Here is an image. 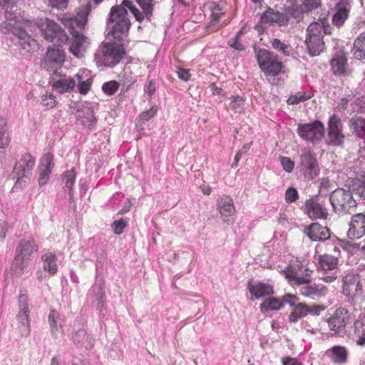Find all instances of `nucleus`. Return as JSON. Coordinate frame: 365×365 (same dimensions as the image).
Here are the masks:
<instances>
[{
  "instance_id": "35",
  "label": "nucleus",
  "mask_w": 365,
  "mask_h": 365,
  "mask_svg": "<svg viewBox=\"0 0 365 365\" xmlns=\"http://www.w3.org/2000/svg\"><path fill=\"white\" fill-rule=\"evenodd\" d=\"M293 311L289 316L290 322H297L299 319L307 314L308 307L305 304L299 303L293 306Z\"/></svg>"
},
{
  "instance_id": "13",
  "label": "nucleus",
  "mask_w": 365,
  "mask_h": 365,
  "mask_svg": "<svg viewBox=\"0 0 365 365\" xmlns=\"http://www.w3.org/2000/svg\"><path fill=\"white\" fill-rule=\"evenodd\" d=\"M309 272L312 271L299 262L289 265L284 271L286 278L298 285L309 282L307 278L310 275Z\"/></svg>"
},
{
  "instance_id": "1",
  "label": "nucleus",
  "mask_w": 365,
  "mask_h": 365,
  "mask_svg": "<svg viewBox=\"0 0 365 365\" xmlns=\"http://www.w3.org/2000/svg\"><path fill=\"white\" fill-rule=\"evenodd\" d=\"M87 21L85 15L79 18L64 19V26L68 29L72 37L69 43V51L76 57L81 58L89 44L88 38L81 32L83 30Z\"/></svg>"
},
{
  "instance_id": "51",
  "label": "nucleus",
  "mask_w": 365,
  "mask_h": 365,
  "mask_svg": "<svg viewBox=\"0 0 365 365\" xmlns=\"http://www.w3.org/2000/svg\"><path fill=\"white\" fill-rule=\"evenodd\" d=\"M299 198V194L294 187H289L285 192V200L287 202H294Z\"/></svg>"
},
{
  "instance_id": "18",
  "label": "nucleus",
  "mask_w": 365,
  "mask_h": 365,
  "mask_svg": "<svg viewBox=\"0 0 365 365\" xmlns=\"http://www.w3.org/2000/svg\"><path fill=\"white\" fill-rule=\"evenodd\" d=\"M260 17L262 22L267 24L268 26H287V19L285 17L284 11L279 12L271 7H267Z\"/></svg>"
},
{
  "instance_id": "15",
  "label": "nucleus",
  "mask_w": 365,
  "mask_h": 365,
  "mask_svg": "<svg viewBox=\"0 0 365 365\" xmlns=\"http://www.w3.org/2000/svg\"><path fill=\"white\" fill-rule=\"evenodd\" d=\"M19 312L18 314V320L21 324V333L22 336H29L31 332L29 309L28 304V297L21 294L19 297Z\"/></svg>"
},
{
  "instance_id": "40",
  "label": "nucleus",
  "mask_w": 365,
  "mask_h": 365,
  "mask_svg": "<svg viewBox=\"0 0 365 365\" xmlns=\"http://www.w3.org/2000/svg\"><path fill=\"white\" fill-rule=\"evenodd\" d=\"M14 6L13 0H0V12H4L5 18L7 20H13L16 18L13 12Z\"/></svg>"
},
{
  "instance_id": "9",
  "label": "nucleus",
  "mask_w": 365,
  "mask_h": 365,
  "mask_svg": "<svg viewBox=\"0 0 365 365\" xmlns=\"http://www.w3.org/2000/svg\"><path fill=\"white\" fill-rule=\"evenodd\" d=\"M355 318L351 310L345 308L336 309L334 314L327 319L329 329L335 334L341 335L348 333L346 326Z\"/></svg>"
},
{
  "instance_id": "36",
  "label": "nucleus",
  "mask_w": 365,
  "mask_h": 365,
  "mask_svg": "<svg viewBox=\"0 0 365 365\" xmlns=\"http://www.w3.org/2000/svg\"><path fill=\"white\" fill-rule=\"evenodd\" d=\"M338 265V258L329 255H324L321 256V271L329 270L332 272L335 270Z\"/></svg>"
},
{
  "instance_id": "26",
  "label": "nucleus",
  "mask_w": 365,
  "mask_h": 365,
  "mask_svg": "<svg viewBox=\"0 0 365 365\" xmlns=\"http://www.w3.org/2000/svg\"><path fill=\"white\" fill-rule=\"evenodd\" d=\"M302 210L312 220L319 218V200L318 195H313L307 200Z\"/></svg>"
},
{
  "instance_id": "4",
  "label": "nucleus",
  "mask_w": 365,
  "mask_h": 365,
  "mask_svg": "<svg viewBox=\"0 0 365 365\" xmlns=\"http://www.w3.org/2000/svg\"><path fill=\"white\" fill-rule=\"evenodd\" d=\"M38 250V246L34 238L21 239L16 247L12 262V269L18 275L23 274L33 255Z\"/></svg>"
},
{
  "instance_id": "55",
  "label": "nucleus",
  "mask_w": 365,
  "mask_h": 365,
  "mask_svg": "<svg viewBox=\"0 0 365 365\" xmlns=\"http://www.w3.org/2000/svg\"><path fill=\"white\" fill-rule=\"evenodd\" d=\"M302 293L307 297H313L314 295H319V292L316 287L307 286L302 289Z\"/></svg>"
},
{
  "instance_id": "53",
  "label": "nucleus",
  "mask_w": 365,
  "mask_h": 365,
  "mask_svg": "<svg viewBox=\"0 0 365 365\" xmlns=\"http://www.w3.org/2000/svg\"><path fill=\"white\" fill-rule=\"evenodd\" d=\"M281 164L283 167V169L287 172L291 173L292 172L294 168V163L293 160H292L289 158L287 157H281Z\"/></svg>"
},
{
  "instance_id": "59",
  "label": "nucleus",
  "mask_w": 365,
  "mask_h": 365,
  "mask_svg": "<svg viewBox=\"0 0 365 365\" xmlns=\"http://www.w3.org/2000/svg\"><path fill=\"white\" fill-rule=\"evenodd\" d=\"M231 106L233 109L237 110L240 108L244 102L243 98L240 96H232L231 98Z\"/></svg>"
},
{
  "instance_id": "63",
  "label": "nucleus",
  "mask_w": 365,
  "mask_h": 365,
  "mask_svg": "<svg viewBox=\"0 0 365 365\" xmlns=\"http://www.w3.org/2000/svg\"><path fill=\"white\" fill-rule=\"evenodd\" d=\"M178 78L184 81H187L190 78V71L184 68H179L178 71Z\"/></svg>"
},
{
  "instance_id": "31",
  "label": "nucleus",
  "mask_w": 365,
  "mask_h": 365,
  "mask_svg": "<svg viewBox=\"0 0 365 365\" xmlns=\"http://www.w3.org/2000/svg\"><path fill=\"white\" fill-rule=\"evenodd\" d=\"M346 58L343 52L335 54L331 61L333 71L336 75H343L345 73Z\"/></svg>"
},
{
  "instance_id": "23",
  "label": "nucleus",
  "mask_w": 365,
  "mask_h": 365,
  "mask_svg": "<svg viewBox=\"0 0 365 365\" xmlns=\"http://www.w3.org/2000/svg\"><path fill=\"white\" fill-rule=\"evenodd\" d=\"M247 289L256 299L264 297L274 293L273 287L271 285L263 282L255 283L252 278L247 282Z\"/></svg>"
},
{
  "instance_id": "10",
  "label": "nucleus",
  "mask_w": 365,
  "mask_h": 365,
  "mask_svg": "<svg viewBox=\"0 0 365 365\" xmlns=\"http://www.w3.org/2000/svg\"><path fill=\"white\" fill-rule=\"evenodd\" d=\"M64 61L65 56L60 47L56 48H48L41 66L47 71L52 73V78L54 79V76H61L58 70L62 67Z\"/></svg>"
},
{
  "instance_id": "43",
  "label": "nucleus",
  "mask_w": 365,
  "mask_h": 365,
  "mask_svg": "<svg viewBox=\"0 0 365 365\" xmlns=\"http://www.w3.org/2000/svg\"><path fill=\"white\" fill-rule=\"evenodd\" d=\"M76 178V171L74 168L65 171L62 174V182L65 185V187L72 191L73 186L75 183Z\"/></svg>"
},
{
  "instance_id": "16",
  "label": "nucleus",
  "mask_w": 365,
  "mask_h": 365,
  "mask_svg": "<svg viewBox=\"0 0 365 365\" xmlns=\"http://www.w3.org/2000/svg\"><path fill=\"white\" fill-rule=\"evenodd\" d=\"M297 133L304 140L311 141L314 144L319 140V120L316 119L312 123L299 124Z\"/></svg>"
},
{
  "instance_id": "24",
  "label": "nucleus",
  "mask_w": 365,
  "mask_h": 365,
  "mask_svg": "<svg viewBox=\"0 0 365 365\" xmlns=\"http://www.w3.org/2000/svg\"><path fill=\"white\" fill-rule=\"evenodd\" d=\"M348 351L346 347L342 346H334L327 350L324 355L323 359H328L334 364H343L347 361Z\"/></svg>"
},
{
  "instance_id": "39",
  "label": "nucleus",
  "mask_w": 365,
  "mask_h": 365,
  "mask_svg": "<svg viewBox=\"0 0 365 365\" xmlns=\"http://www.w3.org/2000/svg\"><path fill=\"white\" fill-rule=\"evenodd\" d=\"M339 247H341L348 254L354 255L360 249L359 245L346 240H339L337 242V249L335 252H339Z\"/></svg>"
},
{
  "instance_id": "7",
  "label": "nucleus",
  "mask_w": 365,
  "mask_h": 365,
  "mask_svg": "<svg viewBox=\"0 0 365 365\" xmlns=\"http://www.w3.org/2000/svg\"><path fill=\"white\" fill-rule=\"evenodd\" d=\"M329 201L334 210L339 213H350L356 205L349 188L335 190L329 196Z\"/></svg>"
},
{
  "instance_id": "38",
  "label": "nucleus",
  "mask_w": 365,
  "mask_h": 365,
  "mask_svg": "<svg viewBox=\"0 0 365 365\" xmlns=\"http://www.w3.org/2000/svg\"><path fill=\"white\" fill-rule=\"evenodd\" d=\"M138 5L142 9L145 19L148 21H150L153 16V12L154 10V0H135Z\"/></svg>"
},
{
  "instance_id": "37",
  "label": "nucleus",
  "mask_w": 365,
  "mask_h": 365,
  "mask_svg": "<svg viewBox=\"0 0 365 365\" xmlns=\"http://www.w3.org/2000/svg\"><path fill=\"white\" fill-rule=\"evenodd\" d=\"M75 81L73 78H69L58 80L52 86L54 88L59 89L60 93H63L72 91L75 87Z\"/></svg>"
},
{
  "instance_id": "56",
  "label": "nucleus",
  "mask_w": 365,
  "mask_h": 365,
  "mask_svg": "<svg viewBox=\"0 0 365 365\" xmlns=\"http://www.w3.org/2000/svg\"><path fill=\"white\" fill-rule=\"evenodd\" d=\"M303 3L302 4L306 10V12H309L316 8L318 7L319 3L318 0H302Z\"/></svg>"
},
{
  "instance_id": "14",
  "label": "nucleus",
  "mask_w": 365,
  "mask_h": 365,
  "mask_svg": "<svg viewBox=\"0 0 365 365\" xmlns=\"http://www.w3.org/2000/svg\"><path fill=\"white\" fill-rule=\"evenodd\" d=\"M305 44L311 56L319 55V24L314 22L307 29Z\"/></svg>"
},
{
  "instance_id": "50",
  "label": "nucleus",
  "mask_w": 365,
  "mask_h": 365,
  "mask_svg": "<svg viewBox=\"0 0 365 365\" xmlns=\"http://www.w3.org/2000/svg\"><path fill=\"white\" fill-rule=\"evenodd\" d=\"M252 143L245 144L240 150H239L234 158V161L232 164V168H237L238 166V163L242 158V155L246 153L251 147Z\"/></svg>"
},
{
  "instance_id": "25",
  "label": "nucleus",
  "mask_w": 365,
  "mask_h": 365,
  "mask_svg": "<svg viewBox=\"0 0 365 365\" xmlns=\"http://www.w3.org/2000/svg\"><path fill=\"white\" fill-rule=\"evenodd\" d=\"M71 340L73 344L78 346L84 347L86 349H90L94 346L95 339L92 335L88 334L83 329H80L76 331Z\"/></svg>"
},
{
  "instance_id": "27",
  "label": "nucleus",
  "mask_w": 365,
  "mask_h": 365,
  "mask_svg": "<svg viewBox=\"0 0 365 365\" xmlns=\"http://www.w3.org/2000/svg\"><path fill=\"white\" fill-rule=\"evenodd\" d=\"M76 112L78 113L77 119L81 120L83 126L88 129H93L97 123V118L94 115L92 108H77Z\"/></svg>"
},
{
  "instance_id": "42",
  "label": "nucleus",
  "mask_w": 365,
  "mask_h": 365,
  "mask_svg": "<svg viewBox=\"0 0 365 365\" xmlns=\"http://www.w3.org/2000/svg\"><path fill=\"white\" fill-rule=\"evenodd\" d=\"M104 281L103 279L97 278L95 284L90 289V292L93 294L96 300L103 299L106 297L103 292Z\"/></svg>"
},
{
  "instance_id": "52",
  "label": "nucleus",
  "mask_w": 365,
  "mask_h": 365,
  "mask_svg": "<svg viewBox=\"0 0 365 365\" xmlns=\"http://www.w3.org/2000/svg\"><path fill=\"white\" fill-rule=\"evenodd\" d=\"M42 103L48 108H53L56 104V96L53 94L43 95L42 96Z\"/></svg>"
},
{
  "instance_id": "33",
  "label": "nucleus",
  "mask_w": 365,
  "mask_h": 365,
  "mask_svg": "<svg viewBox=\"0 0 365 365\" xmlns=\"http://www.w3.org/2000/svg\"><path fill=\"white\" fill-rule=\"evenodd\" d=\"M343 292L346 295H350V292L354 289L355 291L361 289V284L359 282V277L357 276H346L344 279Z\"/></svg>"
},
{
  "instance_id": "22",
  "label": "nucleus",
  "mask_w": 365,
  "mask_h": 365,
  "mask_svg": "<svg viewBox=\"0 0 365 365\" xmlns=\"http://www.w3.org/2000/svg\"><path fill=\"white\" fill-rule=\"evenodd\" d=\"M341 122L336 116L330 118L328 128L327 143L334 145H340L344 139V135L340 132Z\"/></svg>"
},
{
  "instance_id": "29",
  "label": "nucleus",
  "mask_w": 365,
  "mask_h": 365,
  "mask_svg": "<svg viewBox=\"0 0 365 365\" xmlns=\"http://www.w3.org/2000/svg\"><path fill=\"white\" fill-rule=\"evenodd\" d=\"M304 12H306L304 6L302 4L298 5L296 0H292L291 5L284 9V16L287 19V25L291 18L297 21L302 19Z\"/></svg>"
},
{
  "instance_id": "8",
  "label": "nucleus",
  "mask_w": 365,
  "mask_h": 365,
  "mask_svg": "<svg viewBox=\"0 0 365 365\" xmlns=\"http://www.w3.org/2000/svg\"><path fill=\"white\" fill-rule=\"evenodd\" d=\"M44 38L53 43V46L61 47L68 41V36L64 29L56 21L46 19L40 26Z\"/></svg>"
},
{
  "instance_id": "54",
  "label": "nucleus",
  "mask_w": 365,
  "mask_h": 365,
  "mask_svg": "<svg viewBox=\"0 0 365 365\" xmlns=\"http://www.w3.org/2000/svg\"><path fill=\"white\" fill-rule=\"evenodd\" d=\"M157 113V109L155 107H152L150 109L143 111L139 115L140 120L143 123L148 121L152 118Z\"/></svg>"
},
{
  "instance_id": "11",
  "label": "nucleus",
  "mask_w": 365,
  "mask_h": 365,
  "mask_svg": "<svg viewBox=\"0 0 365 365\" xmlns=\"http://www.w3.org/2000/svg\"><path fill=\"white\" fill-rule=\"evenodd\" d=\"M299 167L306 178H316L319 172L317 154L309 149H304L300 155Z\"/></svg>"
},
{
  "instance_id": "48",
  "label": "nucleus",
  "mask_w": 365,
  "mask_h": 365,
  "mask_svg": "<svg viewBox=\"0 0 365 365\" xmlns=\"http://www.w3.org/2000/svg\"><path fill=\"white\" fill-rule=\"evenodd\" d=\"M119 87L118 83L115 81L106 82L102 86L103 91L108 96L114 95Z\"/></svg>"
},
{
  "instance_id": "47",
  "label": "nucleus",
  "mask_w": 365,
  "mask_h": 365,
  "mask_svg": "<svg viewBox=\"0 0 365 365\" xmlns=\"http://www.w3.org/2000/svg\"><path fill=\"white\" fill-rule=\"evenodd\" d=\"M59 318V314L55 309H52L50 311L48 317V322L50 325L51 332L53 336H56L58 332V326L57 322Z\"/></svg>"
},
{
  "instance_id": "34",
  "label": "nucleus",
  "mask_w": 365,
  "mask_h": 365,
  "mask_svg": "<svg viewBox=\"0 0 365 365\" xmlns=\"http://www.w3.org/2000/svg\"><path fill=\"white\" fill-rule=\"evenodd\" d=\"M56 255L48 252L42 256V260L43 262V269L48 271L50 274H54L57 272L58 266L56 264Z\"/></svg>"
},
{
  "instance_id": "2",
  "label": "nucleus",
  "mask_w": 365,
  "mask_h": 365,
  "mask_svg": "<svg viewBox=\"0 0 365 365\" xmlns=\"http://www.w3.org/2000/svg\"><path fill=\"white\" fill-rule=\"evenodd\" d=\"M113 42H103L96 50L95 61L98 66L113 68L125 56L123 38H113Z\"/></svg>"
},
{
  "instance_id": "64",
  "label": "nucleus",
  "mask_w": 365,
  "mask_h": 365,
  "mask_svg": "<svg viewBox=\"0 0 365 365\" xmlns=\"http://www.w3.org/2000/svg\"><path fill=\"white\" fill-rule=\"evenodd\" d=\"M283 365H301V364L294 358L287 356L282 358Z\"/></svg>"
},
{
  "instance_id": "12",
  "label": "nucleus",
  "mask_w": 365,
  "mask_h": 365,
  "mask_svg": "<svg viewBox=\"0 0 365 365\" xmlns=\"http://www.w3.org/2000/svg\"><path fill=\"white\" fill-rule=\"evenodd\" d=\"M8 30L13 34L14 38L21 48L26 51H30L36 44V41L26 31L22 26L14 21L7 24Z\"/></svg>"
},
{
  "instance_id": "19",
  "label": "nucleus",
  "mask_w": 365,
  "mask_h": 365,
  "mask_svg": "<svg viewBox=\"0 0 365 365\" xmlns=\"http://www.w3.org/2000/svg\"><path fill=\"white\" fill-rule=\"evenodd\" d=\"M365 235V213H358L351 217L347 236L350 239L359 238Z\"/></svg>"
},
{
  "instance_id": "60",
  "label": "nucleus",
  "mask_w": 365,
  "mask_h": 365,
  "mask_svg": "<svg viewBox=\"0 0 365 365\" xmlns=\"http://www.w3.org/2000/svg\"><path fill=\"white\" fill-rule=\"evenodd\" d=\"M10 142L9 132L0 133V148H6Z\"/></svg>"
},
{
  "instance_id": "21",
  "label": "nucleus",
  "mask_w": 365,
  "mask_h": 365,
  "mask_svg": "<svg viewBox=\"0 0 365 365\" xmlns=\"http://www.w3.org/2000/svg\"><path fill=\"white\" fill-rule=\"evenodd\" d=\"M53 155L51 153H46L43 154L40 160V165L38 166L39 170V178L38 184L40 186L44 185L48 179V176L53 167Z\"/></svg>"
},
{
  "instance_id": "44",
  "label": "nucleus",
  "mask_w": 365,
  "mask_h": 365,
  "mask_svg": "<svg viewBox=\"0 0 365 365\" xmlns=\"http://www.w3.org/2000/svg\"><path fill=\"white\" fill-rule=\"evenodd\" d=\"M270 43L274 50L283 53L286 56H289L290 55L292 47L289 45L281 41L279 38L272 39L270 41Z\"/></svg>"
},
{
  "instance_id": "46",
  "label": "nucleus",
  "mask_w": 365,
  "mask_h": 365,
  "mask_svg": "<svg viewBox=\"0 0 365 365\" xmlns=\"http://www.w3.org/2000/svg\"><path fill=\"white\" fill-rule=\"evenodd\" d=\"M365 322V315L361 316L356 320L354 324L348 329L347 334L351 336H356L359 339L361 334V330H363L364 322Z\"/></svg>"
},
{
  "instance_id": "49",
  "label": "nucleus",
  "mask_w": 365,
  "mask_h": 365,
  "mask_svg": "<svg viewBox=\"0 0 365 365\" xmlns=\"http://www.w3.org/2000/svg\"><path fill=\"white\" fill-rule=\"evenodd\" d=\"M127 225V222L123 218L115 220L112 225L114 234L117 235H121Z\"/></svg>"
},
{
  "instance_id": "62",
  "label": "nucleus",
  "mask_w": 365,
  "mask_h": 365,
  "mask_svg": "<svg viewBox=\"0 0 365 365\" xmlns=\"http://www.w3.org/2000/svg\"><path fill=\"white\" fill-rule=\"evenodd\" d=\"M209 88H210V91L212 92V95H214V96H215V95L224 96L225 95L224 90L222 88L218 87L215 83H210L209 86Z\"/></svg>"
},
{
  "instance_id": "32",
  "label": "nucleus",
  "mask_w": 365,
  "mask_h": 365,
  "mask_svg": "<svg viewBox=\"0 0 365 365\" xmlns=\"http://www.w3.org/2000/svg\"><path fill=\"white\" fill-rule=\"evenodd\" d=\"M353 51L355 58L359 60L365 59V31L355 39Z\"/></svg>"
},
{
  "instance_id": "20",
  "label": "nucleus",
  "mask_w": 365,
  "mask_h": 365,
  "mask_svg": "<svg viewBox=\"0 0 365 365\" xmlns=\"http://www.w3.org/2000/svg\"><path fill=\"white\" fill-rule=\"evenodd\" d=\"M295 299H297V297L290 294H286L283 297L282 302H279L278 299L274 297L268 298L260 304V309L262 312L269 310H279L283 307L284 303L293 307Z\"/></svg>"
},
{
  "instance_id": "41",
  "label": "nucleus",
  "mask_w": 365,
  "mask_h": 365,
  "mask_svg": "<svg viewBox=\"0 0 365 365\" xmlns=\"http://www.w3.org/2000/svg\"><path fill=\"white\" fill-rule=\"evenodd\" d=\"M120 5L123 6L125 9L126 8L128 9L130 11V12L133 14L135 20L138 22L142 23L143 21L145 19V16L143 13L139 11V9L133 4L131 0H123Z\"/></svg>"
},
{
  "instance_id": "58",
  "label": "nucleus",
  "mask_w": 365,
  "mask_h": 365,
  "mask_svg": "<svg viewBox=\"0 0 365 365\" xmlns=\"http://www.w3.org/2000/svg\"><path fill=\"white\" fill-rule=\"evenodd\" d=\"M228 44L230 46H231L232 48H235L238 51H244L245 48L242 43L240 42V38H237L235 37L233 38H231L228 41Z\"/></svg>"
},
{
  "instance_id": "28",
  "label": "nucleus",
  "mask_w": 365,
  "mask_h": 365,
  "mask_svg": "<svg viewBox=\"0 0 365 365\" xmlns=\"http://www.w3.org/2000/svg\"><path fill=\"white\" fill-rule=\"evenodd\" d=\"M337 242L339 238L331 233V230L327 227L321 226V244L327 247L329 250L336 251L337 249Z\"/></svg>"
},
{
  "instance_id": "61",
  "label": "nucleus",
  "mask_w": 365,
  "mask_h": 365,
  "mask_svg": "<svg viewBox=\"0 0 365 365\" xmlns=\"http://www.w3.org/2000/svg\"><path fill=\"white\" fill-rule=\"evenodd\" d=\"M49 4L53 7H56L57 9H65L68 4V0H48Z\"/></svg>"
},
{
  "instance_id": "45",
  "label": "nucleus",
  "mask_w": 365,
  "mask_h": 365,
  "mask_svg": "<svg viewBox=\"0 0 365 365\" xmlns=\"http://www.w3.org/2000/svg\"><path fill=\"white\" fill-rule=\"evenodd\" d=\"M304 233L313 242L319 241V223L313 222L309 226L305 227Z\"/></svg>"
},
{
  "instance_id": "3",
  "label": "nucleus",
  "mask_w": 365,
  "mask_h": 365,
  "mask_svg": "<svg viewBox=\"0 0 365 365\" xmlns=\"http://www.w3.org/2000/svg\"><path fill=\"white\" fill-rule=\"evenodd\" d=\"M130 27L127 10L121 5H115L111 7L108 19L107 29H110L108 34L113 38H123Z\"/></svg>"
},
{
  "instance_id": "5",
  "label": "nucleus",
  "mask_w": 365,
  "mask_h": 365,
  "mask_svg": "<svg viewBox=\"0 0 365 365\" xmlns=\"http://www.w3.org/2000/svg\"><path fill=\"white\" fill-rule=\"evenodd\" d=\"M255 56L260 70L266 76H277L284 67L277 54L265 48L254 47Z\"/></svg>"
},
{
  "instance_id": "17",
  "label": "nucleus",
  "mask_w": 365,
  "mask_h": 365,
  "mask_svg": "<svg viewBox=\"0 0 365 365\" xmlns=\"http://www.w3.org/2000/svg\"><path fill=\"white\" fill-rule=\"evenodd\" d=\"M351 9V4L349 0H339L334 7L332 24L337 28L343 26L349 18Z\"/></svg>"
},
{
  "instance_id": "30",
  "label": "nucleus",
  "mask_w": 365,
  "mask_h": 365,
  "mask_svg": "<svg viewBox=\"0 0 365 365\" xmlns=\"http://www.w3.org/2000/svg\"><path fill=\"white\" fill-rule=\"evenodd\" d=\"M217 208L220 213L225 217L231 216L235 211L232 199L227 195H224L218 200Z\"/></svg>"
},
{
  "instance_id": "6",
  "label": "nucleus",
  "mask_w": 365,
  "mask_h": 365,
  "mask_svg": "<svg viewBox=\"0 0 365 365\" xmlns=\"http://www.w3.org/2000/svg\"><path fill=\"white\" fill-rule=\"evenodd\" d=\"M35 164L34 158L29 153L21 155L19 161H16L13 168V178H16L15 187L23 188L29 181L31 170Z\"/></svg>"
},
{
  "instance_id": "57",
  "label": "nucleus",
  "mask_w": 365,
  "mask_h": 365,
  "mask_svg": "<svg viewBox=\"0 0 365 365\" xmlns=\"http://www.w3.org/2000/svg\"><path fill=\"white\" fill-rule=\"evenodd\" d=\"M91 83L88 80L80 81L78 84V89L81 94L86 95L91 88Z\"/></svg>"
}]
</instances>
